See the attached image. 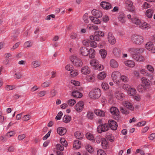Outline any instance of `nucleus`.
Returning <instances> with one entry per match:
<instances>
[{"label":"nucleus","mask_w":155,"mask_h":155,"mask_svg":"<svg viewBox=\"0 0 155 155\" xmlns=\"http://www.w3.org/2000/svg\"><path fill=\"white\" fill-rule=\"evenodd\" d=\"M123 105L127 108L131 110H132L134 109V107L132 104L128 101H125L124 102Z\"/></svg>","instance_id":"17"},{"label":"nucleus","mask_w":155,"mask_h":155,"mask_svg":"<svg viewBox=\"0 0 155 155\" xmlns=\"http://www.w3.org/2000/svg\"><path fill=\"white\" fill-rule=\"evenodd\" d=\"M146 48L149 50L151 51L153 53L155 52V47H153V44L152 42H148L146 44Z\"/></svg>","instance_id":"12"},{"label":"nucleus","mask_w":155,"mask_h":155,"mask_svg":"<svg viewBox=\"0 0 155 155\" xmlns=\"http://www.w3.org/2000/svg\"><path fill=\"white\" fill-rule=\"evenodd\" d=\"M74 147L76 149H79L81 146V142L78 140H75L74 142Z\"/></svg>","instance_id":"22"},{"label":"nucleus","mask_w":155,"mask_h":155,"mask_svg":"<svg viewBox=\"0 0 155 155\" xmlns=\"http://www.w3.org/2000/svg\"><path fill=\"white\" fill-rule=\"evenodd\" d=\"M74 136L77 139L79 140L82 139L83 137V134L78 131L74 133Z\"/></svg>","instance_id":"29"},{"label":"nucleus","mask_w":155,"mask_h":155,"mask_svg":"<svg viewBox=\"0 0 155 155\" xmlns=\"http://www.w3.org/2000/svg\"><path fill=\"white\" fill-rule=\"evenodd\" d=\"M70 60L73 64L76 67H81L83 65V64L82 60L76 56H70Z\"/></svg>","instance_id":"1"},{"label":"nucleus","mask_w":155,"mask_h":155,"mask_svg":"<svg viewBox=\"0 0 155 155\" xmlns=\"http://www.w3.org/2000/svg\"><path fill=\"white\" fill-rule=\"evenodd\" d=\"M106 77V74L104 72H102L98 75V78L101 80L104 79Z\"/></svg>","instance_id":"32"},{"label":"nucleus","mask_w":155,"mask_h":155,"mask_svg":"<svg viewBox=\"0 0 155 155\" xmlns=\"http://www.w3.org/2000/svg\"><path fill=\"white\" fill-rule=\"evenodd\" d=\"M71 83L75 86H79L80 85V83L77 81L74 80H71Z\"/></svg>","instance_id":"50"},{"label":"nucleus","mask_w":155,"mask_h":155,"mask_svg":"<svg viewBox=\"0 0 155 155\" xmlns=\"http://www.w3.org/2000/svg\"><path fill=\"white\" fill-rule=\"evenodd\" d=\"M110 111L112 115L117 117L119 115V111L118 109L115 107H111L110 109Z\"/></svg>","instance_id":"13"},{"label":"nucleus","mask_w":155,"mask_h":155,"mask_svg":"<svg viewBox=\"0 0 155 155\" xmlns=\"http://www.w3.org/2000/svg\"><path fill=\"white\" fill-rule=\"evenodd\" d=\"M57 149L58 150H60V151H63L64 149V147L61 145L60 144H58L57 145Z\"/></svg>","instance_id":"60"},{"label":"nucleus","mask_w":155,"mask_h":155,"mask_svg":"<svg viewBox=\"0 0 155 155\" xmlns=\"http://www.w3.org/2000/svg\"><path fill=\"white\" fill-rule=\"evenodd\" d=\"M81 71L83 74H88L90 73V68L87 66H84L81 68Z\"/></svg>","instance_id":"18"},{"label":"nucleus","mask_w":155,"mask_h":155,"mask_svg":"<svg viewBox=\"0 0 155 155\" xmlns=\"http://www.w3.org/2000/svg\"><path fill=\"white\" fill-rule=\"evenodd\" d=\"M107 143L104 138H103L101 141V145L104 149H106L107 147Z\"/></svg>","instance_id":"35"},{"label":"nucleus","mask_w":155,"mask_h":155,"mask_svg":"<svg viewBox=\"0 0 155 155\" xmlns=\"http://www.w3.org/2000/svg\"><path fill=\"white\" fill-rule=\"evenodd\" d=\"M76 103V101L74 99L69 100L68 101V103L70 106H73Z\"/></svg>","instance_id":"43"},{"label":"nucleus","mask_w":155,"mask_h":155,"mask_svg":"<svg viewBox=\"0 0 155 155\" xmlns=\"http://www.w3.org/2000/svg\"><path fill=\"white\" fill-rule=\"evenodd\" d=\"M95 52V50L94 49L92 48L90 49L89 51H88V54L90 58H93L94 57Z\"/></svg>","instance_id":"34"},{"label":"nucleus","mask_w":155,"mask_h":155,"mask_svg":"<svg viewBox=\"0 0 155 155\" xmlns=\"http://www.w3.org/2000/svg\"><path fill=\"white\" fill-rule=\"evenodd\" d=\"M121 74L119 72L117 71H114L112 74V78L113 81L116 83H117L120 80Z\"/></svg>","instance_id":"5"},{"label":"nucleus","mask_w":155,"mask_h":155,"mask_svg":"<svg viewBox=\"0 0 155 155\" xmlns=\"http://www.w3.org/2000/svg\"><path fill=\"white\" fill-rule=\"evenodd\" d=\"M113 53L117 57H119L120 56V50L117 48H114L113 50Z\"/></svg>","instance_id":"31"},{"label":"nucleus","mask_w":155,"mask_h":155,"mask_svg":"<svg viewBox=\"0 0 155 155\" xmlns=\"http://www.w3.org/2000/svg\"><path fill=\"white\" fill-rule=\"evenodd\" d=\"M103 138H102L100 135L97 136L95 138V140L97 143H99L102 141V140Z\"/></svg>","instance_id":"53"},{"label":"nucleus","mask_w":155,"mask_h":155,"mask_svg":"<svg viewBox=\"0 0 155 155\" xmlns=\"http://www.w3.org/2000/svg\"><path fill=\"white\" fill-rule=\"evenodd\" d=\"M101 6L104 9L108 10L112 8V7L111 4L107 2H102L101 3Z\"/></svg>","instance_id":"10"},{"label":"nucleus","mask_w":155,"mask_h":155,"mask_svg":"<svg viewBox=\"0 0 155 155\" xmlns=\"http://www.w3.org/2000/svg\"><path fill=\"white\" fill-rule=\"evenodd\" d=\"M32 64L33 67L34 68H36L40 66V64L39 63V62L37 61H33L32 63Z\"/></svg>","instance_id":"51"},{"label":"nucleus","mask_w":155,"mask_h":155,"mask_svg":"<svg viewBox=\"0 0 155 155\" xmlns=\"http://www.w3.org/2000/svg\"><path fill=\"white\" fill-rule=\"evenodd\" d=\"M94 115V114L93 112H89L87 113V117L89 119L91 120L93 118Z\"/></svg>","instance_id":"42"},{"label":"nucleus","mask_w":155,"mask_h":155,"mask_svg":"<svg viewBox=\"0 0 155 155\" xmlns=\"http://www.w3.org/2000/svg\"><path fill=\"white\" fill-rule=\"evenodd\" d=\"M137 89L138 91L141 93L144 92L146 89L145 86L141 84L138 86Z\"/></svg>","instance_id":"24"},{"label":"nucleus","mask_w":155,"mask_h":155,"mask_svg":"<svg viewBox=\"0 0 155 155\" xmlns=\"http://www.w3.org/2000/svg\"><path fill=\"white\" fill-rule=\"evenodd\" d=\"M50 93L51 97H53L56 95L57 91L54 89H53L51 90Z\"/></svg>","instance_id":"44"},{"label":"nucleus","mask_w":155,"mask_h":155,"mask_svg":"<svg viewBox=\"0 0 155 155\" xmlns=\"http://www.w3.org/2000/svg\"><path fill=\"white\" fill-rule=\"evenodd\" d=\"M91 13L96 17L100 18L102 16V13L101 12L95 9H93Z\"/></svg>","instance_id":"16"},{"label":"nucleus","mask_w":155,"mask_h":155,"mask_svg":"<svg viewBox=\"0 0 155 155\" xmlns=\"http://www.w3.org/2000/svg\"><path fill=\"white\" fill-rule=\"evenodd\" d=\"M125 4L128 9L131 12H135V9L134 8L133 3L131 1L127 0L125 2Z\"/></svg>","instance_id":"9"},{"label":"nucleus","mask_w":155,"mask_h":155,"mask_svg":"<svg viewBox=\"0 0 155 155\" xmlns=\"http://www.w3.org/2000/svg\"><path fill=\"white\" fill-rule=\"evenodd\" d=\"M81 54L84 56H87L89 54L88 50L85 47H82L80 49Z\"/></svg>","instance_id":"14"},{"label":"nucleus","mask_w":155,"mask_h":155,"mask_svg":"<svg viewBox=\"0 0 155 155\" xmlns=\"http://www.w3.org/2000/svg\"><path fill=\"white\" fill-rule=\"evenodd\" d=\"M86 148L87 151L89 152H91L94 150L93 147L90 145H87L86 147Z\"/></svg>","instance_id":"47"},{"label":"nucleus","mask_w":155,"mask_h":155,"mask_svg":"<svg viewBox=\"0 0 155 155\" xmlns=\"http://www.w3.org/2000/svg\"><path fill=\"white\" fill-rule=\"evenodd\" d=\"M71 74L73 76H75L78 74V73L77 70H72L70 72Z\"/></svg>","instance_id":"64"},{"label":"nucleus","mask_w":155,"mask_h":155,"mask_svg":"<svg viewBox=\"0 0 155 155\" xmlns=\"http://www.w3.org/2000/svg\"><path fill=\"white\" fill-rule=\"evenodd\" d=\"M110 64L113 68H117L118 66L117 62L115 60L113 59L110 60Z\"/></svg>","instance_id":"25"},{"label":"nucleus","mask_w":155,"mask_h":155,"mask_svg":"<svg viewBox=\"0 0 155 155\" xmlns=\"http://www.w3.org/2000/svg\"><path fill=\"white\" fill-rule=\"evenodd\" d=\"M120 110L122 113L125 114H127L129 113V111L125 109L124 108L122 107H120Z\"/></svg>","instance_id":"48"},{"label":"nucleus","mask_w":155,"mask_h":155,"mask_svg":"<svg viewBox=\"0 0 155 155\" xmlns=\"http://www.w3.org/2000/svg\"><path fill=\"white\" fill-rule=\"evenodd\" d=\"M84 105V103L83 101H80L75 105V109L77 112H81L83 109Z\"/></svg>","instance_id":"6"},{"label":"nucleus","mask_w":155,"mask_h":155,"mask_svg":"<svg viewBox=\"0 0 155 155\" xmlns=\"http://www.w3.org/2000/svg\"><path fill=\"white\" fill-rule=\"evenodd\" d=\"M91 41H90V45L93 48H95L97 47V44L96 42L93 40Z\"/></svg>","instance_id":"56"},{"label":"nucleus","mask_w":155,"mask_h":155,"mask_svg":"<svg viewBox=\"0 0 155 155\" xmlns=\"http://www.w3.org/2000/svg\"><path fill=\"white\" fill-rule=\"evenodd\" d=\"M123 88L126 90L130 91V86L127 84H124L122 86Z\"/></svg>","instance_id":"52"},{"label":"nucleus","mask_w":155,"mask_h":155,"mask_svg":"<svg viewBox=\"0 0 155 155\" xmlns=\"http://www.w3.org/2000/svg\"><path fill=\"white\" fill-rule=\"evenodd\" d=\"M132 21L134 23L136 24L138 26L139 24L140 23V21L137 18H134L132 19Z\"/></svg>","instance_id":"41"},{"label":"nucleus","mask_w":155,"mask_h":155,"mask_svg":"<svg viewBox=\"0 0 155 155\" xmlns=\"http://www.w3.org/2000/svg\"><path fill=\"white\" fill-rule=\"evenodd\" d=\"M108 40L109 42L112 45L114 44L116 42V39L111 32H109L107 37Z\"/></svg>","instance_id":"11"},{"label":"nucleus","mask_w":155,"mask_h":155,"mask_svg":"<svg viewBox=\"0 0 155 155\" xmlns=\"http://www.w3.org/2000/svg\"><path fill=\"white\" fill-rule=\"evenodd\" d=\"M86 137L89 140L94 141V138L93 135L91 133H87L86 134Z\"/></svg>","instance_id":"33"},{"label":"nucleus","mask_w":155,"mask_h":155,"mask_svg":"<svg viewBox=\"0 0 155 155\" xmlns=\"http://www.w3.org/2000/svg\"><path fill=\"white\" fill-rule=\"evenodd\" d=\"M132 39L133 41L135 44L140 45L143 41V37L140 35H134L132 36Z\"/></svg>","instance_id":"3"},{"label":"nucleus","mask_w":155,"mask_h":155,"mask_svg":"<svg viewBox=\"0 0 155 155\" xmlns=\"http://www.w3.org/2000/svg\"><path fill=\"white\" fill-rule=\"evenodd\" d=\"M88 17V14L87 13H85L83 16V19L85 23H87L89 22V21L87 19Z\"/></svg>","instance_id":"46"},{"label":"nucleus","mask_w":155,"mask_h":155,"mask_svg":"<svg viewBox=\"0 0 155 155\" xmlns=\"http://www.w3.org/2000/svg\"><path fill=\"white\" fill-rule=\"evenodd\" d=\"M72 96L76 98H80L82 97V94L77 91H74L72 92Z\"/></svg>","instance_id":"21"},{"label":"nucleus","mask_w":155,"mask_h":155,"mask_svg":"<svg viewBox=\"0 0 155 155\" xmlns=\"http://www.w3.org/2000/svg\"><path fill=\"white\" fill-rule=\"evenodd\" d=\"M22 118L23 120L24 121H27L31 118L29 114L25 115Z\"/></svg>","instance_id":"61"},{"label":"nucleus","mask_w":155,"mask_h":155,"mask_svg":"<svg viewBox=\"0 0 155 155\" xmlns=\"http://www.w3.org/2000/svg\"><path fill=\"white\" fill-rule=\"evenodd\" d=\"M65 68L68 71H71L74 69V67L72 65L69 64L65 66Z\"/></svg>","instance_id":"54"},{"label":"nucleus","mask_w":155,"mask_h":155,"mask_svg":"<svg viewBox=\"0 0 155 155\" xmlns=\"http://www.w3.org/2000/svg\"><path fill=\"white\" fill-rule=\"evenodd\" d=\"M125 64L127 66L131 68L134 67L135 65V63L133 61L130 60L125 62Z\"/></svg>","instance_id":"26"},{"label":"nucleus","mask_w":155,"mask_h":155,"mask_svg":"<svg viewBox=\"0 0 155 155\" xmlns=\"http://www.w3.org/2000/svg\"><path fill=\"white\" fill-rule=\"evenodd\" d=\"M115 97L118 100L122 101L124 97V94L120 92H115Z\"/></svg>","instance_id":"15"},{"label":"nucleus","mask_w":155,"mask_h":155,"mask_svg":"<svg viewBox=\"0 0 155 155\" xmlns=\"http://www.w3.org/2000/svg\"><path fill=\"white\" fill-rule=\"evenodd\" d=\"M109 129V127L107 124H103L98 126L97 131L99 133H101L103 132L107 131Z\"/></svg>","instance_id":"4"},{"label":"nucleus","mask_w":155,"mask_h":155,"mask_svg":"<svg viewBox=\"0 0 155 155\" xmlns=\"http://www.w3.org/2000/svg\"><path fill=\"white\" fill-rule=\"evenodd\" d=\"M60 142L61 143L63 146L66 147L67 146V142L66 141V140L64 138H61L60 139Z\"/></svg>","instance_id":"45"},{"label":"nucleus","mask_w":155,"mask_h":155,"mask_svg":"<svg viewBox=\"0 0 155 155\" xmlns=\"http://www.w3.org/2000/svg\"><path fill=\"white\" fill-rule=\"evenodd\" d=\"M97 155H106L105 153L101 149H99L97 151Z\"/></svg>","instance_id":"59"},{"label":"nucleus","mask_w":155,"mask_h":155,"mask_svg":"<svg viewBox=\"0 0 155 155\" xmlns=\"http://www.w3.org/2000/svg\"><path fill=\"white\" fill-rule=\"evenodd\" d=\"M147 68L150 72H153L154 71L153 68L151 65H148L147 66Z\"/></svg>","instance_id":"62"},{"label":"nucleus","mask_w":155,"mask_h":155,"mask_svg":"<svg viewBox=\"0 0 155 155\" xmlns=\"http://www.w3.org/2000/svg\"><path fill=\"white\" fill-rule=\"evenodd\" d=\"M153 10L152 9H148L146 12V15L148 18H151L153 16Z\"/></svg>","instance_id":"28"},{"label":"nucleus","mask_w":155,"mask_h":155,"mask_svg":"<svg viewBox=\"0 0 155 155\" xmlns=\"http://www.w3.org/2000/svg\"><path fill=\"white\" fill-rule=\"evenodd\" d=\"M94 113L97 116L100 117H104L105 115V112L101 110H94Z\"/></svg>","instance_id":"19"},{"label":"nucleus","mask_w":155,"mask_h":155,"mask_svg":"<svg viewBox=\"0 0 155 155\" xmlns=\"http://www.w3.org/2000/svg\"><path fill=\"white\" fill-rule=\"evenodd\" d=\"M90 40H84L83 41V45L86 46H88L90 44Z\"/></svg>","instance_id":"63"},{"label":"nucleus","mask_w":155,"mask_h":155,"mask_svg":"<svg viewBox=\"0 0 155 155\" xmlns=\"http://www.w3.org/2000/svg\"><path fill=\"white\" fill-rule=\"evenodd\" d=\"M50 84L51 83L49 82L46 81L42 84L41 86L42 87H48Z\"/></svg>","instance_id":"49"},{"label":"nucleus","mask_w":155,"mask_h":155,"mask_svg":"<svg viewBox=\"0 0 155 155\" xmlns=\"http://www.w3.org/2000/svg\"><path fill=\"white\" fill-rule=\"evenodd\" d=\"M95 34L101 37H103L104 36V32L101 31H96L95 32Z\"/></svg>","instance_id":"58"},{"label":"nucleus","mask_w":155,"mask_h":155,"mask_svg":"<svg viewBox=\"0 0 155 155\" xmlns=\"http://www.w3.org/2000/svg\"><path fill=\"white\" fill-rule=\"evenodd\" d=\"M101 87L104 90H107L109 88V86L106 82H103L102 83Z\"/></svg>","instance_id":"40"},{"label":"nucleus","mask_w":155,"mask_h":155,"mask_svg":"<svg viewBox=\"0 0 155 155\" xmlns=\"http://www.w3.org/2000/svg\"><path fill=\"white\" fill-rule=\"evenodd\" d=\"M147 23L146 22H144L143 23H141V22H140V23L139 24V25H138V27L142 29H144L147 28Z\"/></svg>","instance_id":"39"},{"label":"nucleus","mask_w":155,"mask_h":155,"mask_svg":"<svg viewBox=\"0 0 155 155\" xmlns=\"http://www.w3.org/2000/svg\"><path fill=\"white\" fill-rule=\"evenodd\" d=\"M90 64L92 66H96L98 64V62L97 60L95 59H92L90 61Z\"/></svg>","instance_id":"38"},{"label":"nucleus","mask_w":155,"mask_h":155,"mask_svg":"<svg viewBox=\"0 0 155 155\" xmlns=\"http://www.w3.org/2000/svg\"><path fill=\"white\" fill-rule=\"evenodd\" d=\"M142 83L145 84V86L150 85V81L145 77H143L141 78Z\"/></svg>","instance_id":"27"},{"label":"nucleus","mask_w":155,"mask_h":155,"mask_svg":"<svg viewBox=\"0 0 155 155\" xmlns=\"http://www.w3.org/2000/svg\"><path fill=\"white\" fill-rule=\"evenodd\" d=\"M100 53L103 58H105L106 57L107 54V53L106 51L104 49L100 50Z\"/></svg>","instance_id":"37"},{"label":"nucleus","mask_w":155,"mask_h":155,"mask_svg":"<svg viewBox=\"0 0 155 155\" xmlns=\"http://www.w3.org/2000/svg\"><path fill=\"white\" fill-rule=\"evenodd\" d=\"M46 94V91H41L39 92L38 93V95L39 97H41L45 96Z\"/></svg>","instance_id":"55"},{"label":"nucleus","mask_w":155,"mask_h":155,"mask_svg":"<svg viewBox=\"0 0 155 155\" xmlns=\"http://www.w3.org/2000/svg\"><path fill=\"white\" fill-rule=\"evenodd\" d=\"M144 51V49L143 48H132L130 49L131 54L141 53Z\"/></svg>","instance_id":"8"},{"label":"nucleus","mask_w":155,"mask_h":155,"mask_svg":"<svg viewBox=\"0 0 155 155\" xmlns=\"http://www.w3.org/2000/svg\"><path fill=\"white\" fill-rule=\"evenodd\" d=\"M101 94L100 90L98 88H95L89 92V95L91 98L96 99L98 98Z\"/></svg>","instance_id":"2"},{"label":"nucleus","mask_w":155,"mask_h":155,"mask_svg":"<svg viewBox=\"0 0 155 155\" xmlns=\"http://www.w3.org/2000/svg\"><path fill=\"white\" fill-rule=\"evenodd\" d=\"M57 131L58 133L61 135L64 134L66 132V129L64 127H59L57 129Z\"/></svg>","instance_id":"20"},{"label":"nucleus","mask_w":155,"mask_h":155,"mask_svg":"<svg viewBox=\"0 0 155 155\" xmlns=\"http://www.w3.org/2000/svg\"><path fill=\"white\" fill-rule=\"evenodd\" d=\"M108 126L113 130H116L117 129V122L113 120H110L108 121Z\"/></svg>","instance_id":"7"},{"label":"nucleus","mask_w":155,"mask_h":155,"mask_svg":"<svg viewBox=\"0 0 155 155\" xmlns=\"http://www.w3.org/2000/svg\"><path fill=\"white\" fill-rule=\"evenodd\" d=\"M90 19L91 21L94 23L98 24L101 23V21L98 18V17H94L93 16H91L90 17Z\"/></svg>","instance_id":"23"},{"label":"nucleus","mask_w":155,"mask_h":155,"mask_svg":"<svg viewBox=\"0 0 155 155\" xmlns=\"http://www.w3.org/2000/svg\"><path fill=\"white\" fill-rule=\"evenodd\" d=\"M71 120V117L68 115H65L63 118V121L65 123L69 122Z\"/></svg>","instance_id":"30"},{"label":"nucleus","mask_w":155,"mask_h":155,"mask_svg":"<svg viewBox=\"0 0 155 155\" xmlns=\"http://www.w3.org/2000/svg\"><path fill=\"white\" fill-rule=\"evenodd\" d=\"M63 115V114L62 112L60 111L59 112L56 117L55 118V119L57 120H60L61 119V116Z\"/></svg>","instance_id":"57"},{"label":"nucleus","mask_w":155,"mask_h":155,"mask_svg":"<svg viewBox=\"0 0 155 155\" xmlns=\"http://www.w3.org/2000/svg\"><path fill=\"white\" fill-rule=\"evenodd\" d=\"M90 39L91 40L98 41L99 39V37L97 35L94 34V35L90 36Z\"/></svg>","instance_id":"36"}]
</instances>
